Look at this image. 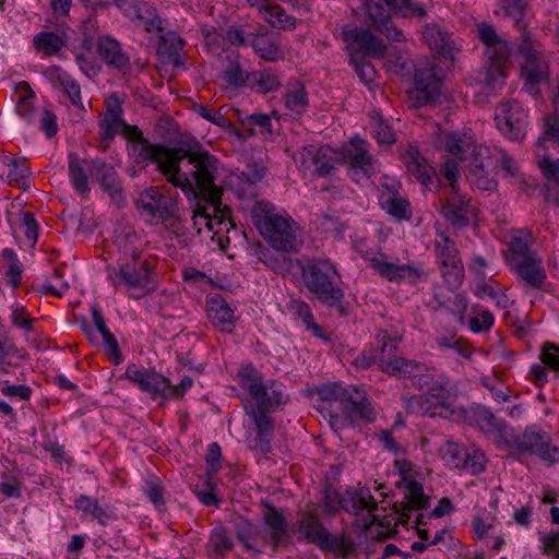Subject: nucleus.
<instances>
[{
	"label": "nucleus",
	"mask_w": 559,
	"mask_h": 559,
	"mask_svg": "<svg viewBox=\"0 0 559 559\" xmlns=\"http://www.w3.org/2000/svg\"><path fill=\"white\" fill-rule=\"evenodd\" d=\"M168 182L180 188L188 198L209 197L217 200L222 189L216 185L218 175V159L204 150L195 141L180 142L176 147V159L174 160Z\"/></svg>",
	"instance_id": "obj_1"
},
{
	"label": "nucleus",
	"mask_w": 559,
	"mask_h": 559,
	"mask_svg": "<svg viewBox=\"0 0 559 559\" xmlns=\"http://www.w3.org/2000/svg\"><path fill=\"white\" fill-rule=\"evenodd\" d=\"M319 411L328 416L334 431L346 426L371 423L376 413L364 391L340 383L323 384L318 389Z\"/></svg>",
	"instance_id": "obj_2"
},
{
	"label": "nucleus",
	"mask_w": 559,
	"mask_h": 559,
	"mask_svg": "<svg viewBox=\"0 0 559 559\" xmlns=\"http://www.w3.org/2000/svg\"><path fill=\"white\" fill-rule=\"evenodd\" d=\"M123 98L112 94L107 98V141L121 135L130 142H135L133 150L136 162H153L158 170L168 179L176 159V147L154 145L143 138L142 131L133 124L127 123L122 118Z\"/></svg>",
	"instance_id": "obj_3"
},
{
	"label": "nucleus",
	"mask_w": 559,
	"mask_h": 559,
	"mask_svg": "<svg viewBox=\"0 0 559 559\" xmlns=\"http://www.w3.org/2000/svg\"><path fill=\"white\" fill-rule=\"evenodd\" d=\"M254 226L262 237L275 249L296 252L301 246L298 225L285 212L266 201H257L251 210Z\"/></svg>",
	"instance_id": "obj_4"
},
{
	"label": "nucleus",
	"mask_w": 559,
	"mask_h": 559,
	"mask_svg": "<svg viewBox=\"0 0 559 559\" xmlns=\"http://www.w3.org/2000/svg\"><path fill=\"white\" fill-rule=\"evenodd\" d=\"M366 25L388 39L397 43L406 41V37L393 22L384 4L402 17H425V8L414 0H362Z\"/></svg>",
	"instance_id": "obj_5"
},
{
	"label": "nucleus",
	"mask_w": 559,
	"mask_h": 559,
	"mask_svg": "<svg viewBox=\"0 0 559 559\" xmlns=\"http://www.w3.org/2000/svg\"><path fill=\"white\" fill-rule=\"evenodd\" d=\"M135 235L128 231L124 237L117 236L114 243L122 251L124 258L121 259L119 273L112 283L123 285L130 296L139 299L155 290L156 285L151 278L147 262L139 260V253L133 245Z\"/></svg>",
	"instance_id": "obj_6"
},
{
	"label": "nucleus",
	"mask_w": 559,
	"mask_h": 559,
	"mask_svg": "<svg viewBox=\"0 0 559 559\" xmlns=\"http://www.w3.org/2000/svg\"><path fill=\"white\" fill-rule=\"evenodd\" d=\"M407 412L426 417H440L452 421L465 418V409L457 404L449 381L433 383L426 393L404 400Z\"/></svg>",
	"instance_id": "obj_7"
},
{
	"label": "nucleus",
	"mask_w": 559,
	"mask_h": 559,
	"mask_svg": "<svg viewBox=\"0 0 559 559\" xmlns=\"http://www.w3.org/2000/svg\"><path fill=\"white\" fill-rule=\"evenodd\" d=\"M286 396L282 391L281 385L271 383L266 385V394L257 402L258 409H252L249 414L252 417L255 428L257 437L251 441L250 449L255 452H270L271 438L273 431V420L265 412L274 409L281 404L285 403Z\"/></svg>",
	"instance_id": "obj_8"
},
{
	"label": "nucleus",
	"mask_w": 559,
	"mask_h": 559,
	"mask_svg": "<svg viewBox=\"0 0 559 559\" xmlns=\"http://www.w3.org/2000/svg\"><path fill=\"white\" fill-rule=\"evenodd\" d=\"M336 269L329 261H318L301 267V278L310 293L330 307L343 299V290L333 282Z\"/></svg>",
	"instance_id": "obj_9"
},
{
	"label": "nucleus",
	"mask_w": 559,
	"mask_h": 559,
	"mask_svg": "<svg viewBox=\"0 0 559 559\" xmlns=\"http://www.w3.org/2000/svg\"><path fill=\"white\" fill-rule=\"evenodd\" d=\"M298 534L309 543L316 544L323 550L347 555L353 551L354 545L342 536L331 535L322 526L317 516L314 507H308L298 521Z\"/></svg>",
	"instance_id": "obj_10"
},
{
	"label": "nucleus",
	"mask_w": 559,
	"mask_h": 559,
	"mask_svg": "<svg viewBox=\"0 0 559 559\" xmlns=\"http://www.w3.org/2000/svg\"><path fill=\"white\" fill-rule=\"evenodd\" d=\"M401 336H381L382 345L378 355V367L382 372L395 377H415L425 371V365L397 355Z\"/></svg>",
	"instance_id": "obj_11"
},
{
	"label": "nucleus",
	"mask_w": 559,
	"mask_h": 559,
	"mask_svg": "<svg viewBox=\"0 0 559 559\" xmlns=\"http://www.w3.org/2000/svg\"><path fill=\"white\" fill-rule=\"evenodd\" d=\"M69 178L80 194L90 191V182H97L105 190V162L100 158H81L78 153L68 155Z\"/></svg>",
	"instance_id": "obj_12"
},
{
	"label": "nucleus",
	"mask_w": 559,
	"mask_h": 559,
	"mask_svg": "<svg viewBox=\"0 0 559 559\" xmlns=\"http://www.w3.org/2000/svg\"><path fill=\"white\" fill-rule=\"evenodd\" d=\"M433 248L437 263L448 286L452 289L460 287L464 277V265L455 242L444 233H438Z\"/></svg>",
	"instance_id": "obj_13"
},
{
	"label": "nucleus",
	"mask_w": 559,
	"mask_h": 559,
	"mask_svg": "<svg viewBox=\"0 0 559 559\" xmlns=\"http://www.w3.org/2000/svg\"><path fill=\"white\" fill-rule=\"evenodd\" d=\"M512 267L530 287L538 288L546 278L542 259L521 239L511 242Z\"/></svg>",
	"instance_id": "obj_14"
},
{
	"label": "nucleus",
	"mask_w": 559,
	"mask_h": 559,
	"mask_svg": "<svg viewBox=\"0 0 559 559\" xmlns=\"http://www.w3.org/2000/svg\"><path fill=\"white\" fill-rule=\"evenodd\" d=\"M364 258L379 276L389 282L401 283L408 281L411 284H416L426 277V273L420 267L414 264L390 261L388 257L381 252H366Z\"/></svg>",
	"instance_id": "obj_15"
},
{
	"label": "nucleus",
	"mask_w": 559,
	"mask_h": 559,
	"mask_svg": "<svg viewBox=\"0 0 559 559\" xmlns=\"http://www.w3.org/2000/svg\"><path fill=\"white\" fill-rule=\"evenodd\" d=\"M489 154V147L479 145L473 150V159L462 166L469 182L484 191H493L497 188L492 177L493 163Z\"/></svg>",
	"instance_id": "obj_16"
},
{
	"label": "nucleus",
	"mask_w": 559,
	"mask_h": 559,
	"mask_svg": "<svg viewBox=\"0 0 559 559\" xmlns=\"http://www.w3.org/2000/svg\"><path fill=\"white\" fill-rule=\"evenodd\" d=\"M495 120L499 131L511 140H521L526 133L527 114L518 102L500 104Z\"/></svg>",
	"instance_id": "obj_17"
},
{
	"label": "nucleus",
	"mask_w": 559,
	"mask_h": 559,
	"mask_svg": "<svg viewBox=\"0 0 559 559\" xmlns=\"http://www.w3.org/2000/svg\"><path fill=\"white\" fill-rule=\"evenodd\" d=\"M139 211L151 223L167 221L177 211V203L173 198L163 195L155 187L145 189L136 201Z\"/></svg>",
	"instance_id": "obj_18"
},
{
	"label": "nucleus",
	"mask_w": 559,
	"mask_h": 559,
	"mask_svg": "<svg viewBox=\"0 0 559 559\" xmlns=\"http://www.w3.org/2000/svg\"><path fill=\"white\" fill-rule=\"evenodd\" d=\"M394 466L399 472L400 481L405 490V498L413 509H424L428 506V496L424 493L421 474L406 459H397Z\"/></svg>",
	"instance_id": "obj_19"
},
{
	"label": "nucleus",
	"mask_w": 559,
	"mask_h": 559,
	"mask_svg": "<svg viewBox=\"0 0 559 559\" xmlns=\"http://www.w3.org/2000/svg\"><path fill=\"white\" fill-rule=\"evenodd\" d=\"M442 215L453 227L462 228L476 217L477 210L471 198L460 193L459 187L452 185V192H450L442 206Z\"/></svg>",
	"instance_id": "obj_20"
},
{
	"label": "nucleus",
	"mask_w": 559,
	"mask_h": 559,
	"mask_svg": "<svg viewBox=\"0 0 559 559\" xmlns=\"http://www.w3.org/2000/svg\"><path fill=\"white\" fill-rule=\"evenodd\" d=\"M508 449H516L531 454H549L558 451L552 443L550 433L535 425L528 426L519 437L512 435Z\"/></svg>",
	"instance_id": "obj_21"
},
{
	"label": "nucleus",
	"mask_w": 559,
	"mask_h": 559,
	"mask_svg": "<svg viewBox=\"0 0 559 559\" xmlns=\"http://www.w3.org/2000/svg\"><path fill=\"white\" fill-rule=\"evenodd\" d=\"M123 376L138 384L143 392H146L153 399L156 396L168 399L171 395V391H169L170 381L155 371L138 368L135 365H129Z\"/></svg>",
	"instance_id": "obj_22"
},
{
	"label": "nucleus",
	"mask_w": 559,
	"mask_h": 559,
	"mask_svg": "<svg viewBox=\"0 0 559 559\" xmlns=\"http://www.w3.org/2000/svg\"><path fill=\"white\" fill-rule=\"evenodd\" d=\"M343 37L348 43L350 52L356 55L362 52V57L382 58L386 52L384 41L368 29L359 27L344 29Z\"/></svg>",
	"instance_id": "obj_23"
},
{
	"label": "nucleus",
	"mask_w": 559,
	"mask_h": 559,
	"mask_svg": "<svg viewBox=\"0 0 559 559\" xmlns=\"http://www.w3.org/2000/svg\"><path fill=\"white\" fill-rule=\"evenodd\" d=\"M520 51L523 57L522 76L525 80L526 90L530 94L537 95V85L547 79L548 64L526 44L520 47Z\"/></svg>",
	"instance_id": "obj_24"
},
{
	"label": "nucleus",
	"mask_w": 559,
	"mask_h": 559,
	"mask_svg": "<svg viewBox=\"0 0 559 559\" xmlns=\"http://www.w3.org/2000/svg\"><path fill=\"white\" fill-rule=\"evenodd\" d=\"M437 145L466 164L473 159V150L479 145L475 139L462 132H440L437 135Z\"/></svg>",
	"instance_id": "obj_25"
},
{
	"label": "nucleus",
	"mask_w": 559,
	"mask_h": 559,
	"mask_svg": "<svg viewBox=\"0 0 559 559\" xmlns=\"http://www.w3.org/2000/svg\"><path fill=\"white\" fill-rule=\"evenodd\" d=\"M338 153L343 155L342 163L350 162L369 177L378 170L377 160L370 155L367 142L359 138H352Z\"/></svg>",
	"instance_id": "obj_26"
},
{
	"label": "nucleus",
	"mask_w": 559,
	"mask_h": 559,
	"mask_svg": "<svg viewBox=\"0 0 559 559\" xmlns=\"http://www.w3.org/2000/svg\"><path fill=\"white\" fill-rule=\"evenodd\" d=\"M357 500L354 497H350L353 500V504L349 506L347 499L345 497H342L341 493L333 489L328 488L324 493V500H323V509L325 512L331 513L340 508H343L345 510H367L368 512H371L376 508V503L372 500V497L370 496L369 491L366 489H361L358 493H356Z\"/></svg>",
	"instance_id": "obj_27"
},
{
	"label": "nucleus",
	"mask_w": 559,
	"mask_h": 559,
	"mask_svg": "<svg viewBox=\"0 0 559 559\" xmlns=\"http://www.w3.org/2000/svg\"><path fill=\"white\" fill-rule=\"evenodd\" d=\"M221 195L217 200H212L209 197H202V201L197 203L195 206V222L203 221L204 227L209 230H214L218 234L223 230L222 226L228 230L227 213L221 210Z\"/></svg>",
	"instance_id": "obj_28"
},
{
	"label": "nucleus",
	"mask_w": 559,
	"mask_h": 559,
	"mask_svg": "<svg viewBox=\"0 0 559 559\" xmlns=\"http://www.w3.org/2000/svg\"><path fill=\"white\" fill-rule=\"evenodd\" d=\"M477 423L480 429L493 439L499 450H508L513 433L506 421L497 418L489 409L484 408L478 413Z\"/></svg>",
	"instance_id": "obj_29"
},
{
	"label": "nucleus",
	"mask_w": 559,
	"mask_h": 559,
	"mask_svg": "<svg viewBox=\"0 0 559 559\" xmlns=\"http://www.w3.org/2000/svg\"><path fill=\"white\" fill-rule=\"evenodd\" d=\"M401 155L408 173L415 176L423 186L433 185L436 171L417 147L408 145L403 148Z\"/></svg>",
	"instance_id": "obj_30"
},
{
	"label": "nucleus",
	"mask_w": 559,
	"mask_h": 559,
	"mask_svg": "<svg viewBox=\"0 0 559 559\" xmlns=\"http://www.w3.org/2000/svg\"><path fill=\"white\" fill-rule=\"evenodd\" d=\"M439 91V80L430 63L415 70V97L419 106L428 104Z\"/></svg>",
	"instance_id": "obj_31"
},
{
	"label": "nucleus",
	"mask_w": 559,
	"mask_h": 559,
	"mask_svg": "<svg viewBox=\"0 0 559 559\" xmlns=\"http://www.w3.org/2000/svg\"><path fill=\"white\" fill-rule=\"evenodd\" d=\"M45 76L55 88L68 96L74 106L82 104L80 84L61 67L50 66L46 69Z\"/></svg>",
	"instance_id": "obj_32"
},
{
	"label": "nucleus",
	"mask_w": 559,
	"mask_h": 559,
	"mask_svg": "<svg viewBox=\"0 0 559 559\" xmlns=\"http://www.w3.org/2000/svg\"><path fill=\"white\" fill-rule=\"evenodd\" d=\"M28 358L24 348L16 345L8 332L0 329V372L10 373L13 368L21 366V362Z\"/></svg>",
	"instance_id": "obj_33"
},
{
	"label": "nucleus",
	"mask_w": 559,
	"mask_h": 559,
	"mask_svg": "<svg viewBox=\"0 0 559 559\" xmlns=\"http://www.w3.org/2000/svg\"><path fill=\"white\" fill-rule=\"evenodd\" d=\"M250 45L255 53L263 60L276 62L284 59V50L282 48L281 39L275 34L258 33L252 34Z\"/></svg>",
	"instance_id": "obj_34"
},
{
	"label": "nucleus",
	"mask_w": 559,
	"mask_h": 559,
	"mask_svg": "<svg viewBox=\"0 0 559 559\" xmlns=\"http://www.w3.org/2000/svg\"><path fill=\"white\" fill-rule=\"evenodd\" d=\"M207 316L214 326L222 332L230 333L235 328L233 309L224 298L216 296L207 300Z\"/></svg>",
	"instance_id": "obj_35"
},
{
	"label": "nucleus",
	"mask_w": 559,
	"mask_h": 559,
	"mask_svg": "<svg viewBox=\"0 0 559 559\" xmlns=\"http://www.w3.org/2000/svg\"><path fill=\"white\" fill-rule=\"evenodd\" d=\"M478 37L486 46V55L491 60H506L509 56L508 43L487 23L477 26Z\"/></svg>",
	"instance_id": "obj_36"
},
{
	"label": "nucleus",
	"mask_w": 559,
	"mask_h": 559,
	"mask_svg": "<svg viewBox=\"0 0 559 559\" xmlns=\"http://www.w3.org/2000/svg\"><path fill=\"white\" fill-rule=\"evenodd\" d=\"M92 318L95 328L92 326L85 318L80 320L81 328L93 345L97 346L99 349H105V319L102 308L97 304H93L92 306Z\"/></svg>",
	"instance_id": "obj_37"
},
{
	"label": "nucleus",
	"mask_w": 559,
	"mask_h": 559,
	"mask_svg": "<svg viewBox=\"0 0 559 559\" xmlns=\"http://www.w3.org/2000/svg\"><path fill=\"white\" fill-rule=\"evenodd\" d=\"M236 536L249 551L260 552L262 545L266 544V536L248 521L237 524Z\"/></svg>",
	"instance_id": "obj_38"
},
{
	"label": "nucleus",
	"mask_w": 559,
	"mask_h": 559,
	"mask_svg": "<svg viewBox=\"0 0 559 559\" xmlns=\"http://www.w3.org/2000/svg\"><path fill=\"white\" fill-rule=\"evenodd\" d=\"M238 378L241 388L250 393L255 403L266 394V385L261 373L254 367L246 366L241 368Z\"/></svg>",
	"instance_id": "obj_39"
},
{
	"label": "nucleus",
	"mask_w": 559,
	"mask_h": 559,
	"mask_svg": "<svg viewBox=\"0 0 559 559\" xmlns=\"http://www.w3.org/2000/svg\"><path fill=\"white\" fill-rule=\"evenodd\" d=\"M379 204L396 221H409L412 217L411 204L401 193L395 195L380 194Z\"/></svg>",
	"instance_id": "obj_40"
},
{
	"label": "nucleus",
	"mask_w": 559,
	"mask_h": 559,
	"mask_svg": "<svg viewBox=\"0 0 559 559\" xmlns=\"http://www.w3.org/2000/svg\"><path fill=\"white\" fill-rule=\"evenodd\" d=\"M264 523L266 532V543H271L273 548H276L277 543L286 536V522L281 513L274 508L267 507L264 512Z\"/></svg>",
	"instance_id": "obj_41"
},
{
	"label": "nucleus",
	"mask_w": 559,
	"mask_h": 559,
	"mask_svg": "<svg viewBox=\"0 0 559 559\" xmlns=\"http://www.w3.org/2000/svg\"><path fill=\"white\" fill-rule=\"evenodd\" d=\"M34 47L45 56L57 55L66 45V35L57 32H39L33 38Z\"/></svg>",
	"instance_id": "obj_42"
},
{
	"label": "nucleus",
	"mask_w": 559,
	"mask_h": 559,
	"mask_svg": "<svg viewBox=\"0 0 559 559\" xmlns=\"http://www.w3.org/2000/svg\"><path fill=\"white\" fill-rule=\"evenodd\" d=\"M493 61L495 62L490 67L479 73L478 81L483 84L484 92L496 94L504 84L506 74L502 69V62L504 60Z\"/></svg>",
	"instance_id": "obj_43"
},
{
	"label": "nucleus",
	"mask_w": 559,
	"mask_h": 559,
	"mask_svg": "<svg viewBox=\"0 0 559 559\" xmlns=\"http://www.w3.org/2000/svg\"><path fill=\"white\" fill-rule=\"evenodd\" d=\"M227 64L222 71V78L233 86H247L249 74L239 63V56L235 52L226 51Z\"/></svg>",
	"instance_id": "obj_44"
},
{
	"label": "nucleus",
	"mask_w": 559,
	"mask_h": 559,
	"mask_svg": "<svg viewBox=\"0 0 559 559\" xmlns=\"http://www.w3.org/2000/svg\"><path fill=\"white\" fill-rule=\"evenodd\" d=\"M129 17L134 20L138 25L143 27L146 32L162 29V20L157 15L155 8L145 2H139L133 14Z\"/></svg>",
	"instance_id": "obj_45"
},
{
	"label": "nucleus",
	"mask_w": 559,
	"mask_h": 559,
	"mask_svg": "<svg viewBox=\"0 0 559 559\" xmlns=\"http://www.w3.org/2000/svg\"><path fill=\"white\" fill-rule=\"evenodd\" d=\"M423 38L436 52H445L450 50V37L438 24L430 23L423 28Z\"/></svg>",
	"instance_id": "obj_46"
},
{
	"label": "nucleus",
	"mask_w": 559,
	"mask_h": 559,
	"mask_svg": "<svg viewBox=\"0 0 559 559\" xmlns=\"http://www.w3.org/2000/svg\"><path fill=\"white\" fill-rule=\"evenodd\" d=\"M107 66L114 67L122 75H127L131 71L129 56L117 40L109 37H107Z\"/></svg>",
	"instance_id": "obj_47"
},
{
	"label": "nucleus",
	"mask_w": 559,
	"mask_h": 559,
	"mask_svg": "<svg viewBox=\"0 0 559 559\" xmlns=\"http://www.w3.org/2000/svg\"><path fill=\"white\" fill-rule=\"evenodd\" d=\"M2 164L9 168L8 182L13 186H24L31 175L25 158H13L5 156Z\"/></svg>",
	"instance_id": "obj_48"
},
{
	"label": "nucleus",
	"mask_w": 559,
	"mask_h": 559,
	"mask_svg": "<svg viewBox=\"0 0 559 559\" xmlns=\"http://www.w3.org/2000/svg\"><path fill=\"white\" fill-rule=\"evenodd\" d=\"M260 15L272 26L281 29L295 28L296 21L293 16L288 15L281 7L269 4L266 8H261Z\"/></svg>",
	"instance_id": "obj_49"
},
{
	"label": "nucleus",
	"mask_w": 559,
	"mask_h": 559,
	"mask_svg": "<svg viewBox=\"0 0 559 559\" xmlns=\"http://www.w3.org/2000/svg\"><path fill=\"white\" fill-rule=\"evenodd\" d=\"M545 144V139H538L536 142L535 157L537 159V164L547 179L554 180L557 185H559V160L550 162L548 155L546 154Z\"/></svg>",
	"instance_id": "obj_50"
},
{
	"label": "nucleus",
	"mask_w": 559,
	"mask_h": 559,
	"mask_svg": "<svg viewBox=\"0 0 559 559\" xmlns=\"http://www.w3.org/2000/svg\"><path fill=\"white\" fill-rule=\"evenodd\" d=\"M247 86L257 93H269L280 86V81L275 74L270 71H253L249 74Z\"/></svg>",
	"instance_id": "obj_51"
},
{
	"label": "nucleus",
	"mask_w": 559,
	"mask_h": 559,
	"mask_svg": "<svg viewBox=\"0 0 559 559\" xmlns=\"http://www.w3.org/2000/svg\"><path fill=\"white\" fill-rule=\"evenodd\" d=\"M343 155L338 153V150H334L329 145L321 146V153L319 154L317 175L323 177L334 169L336 164H341Z\"/></svg>",
	"instance_id": "obj_52"
},
{
	"label": "nucleus",
	"mask_w": 559,
	"mask_h": 559,
	"mask_svg": "<svg viewBox=\"0 0 559 559\" xmlns=\"http://www.w3.org/2000/svg\"><path fill=\"white\" fill-rule=\"evenodd\" d=\"M284 99L287 109L298 115L305 112L309 105L305 87L299 84L289 88Z\"/></svg>",
	"instance_id": "obj_53"
},
{
	"label": "nucleus",
	"mask_w": 559,
	"mask_h": 559,
	"mask_svg": "<svg viewBox=\"0 0 559 559\" xmlns=\"http://www.w3.org/2000/svg\"><path fill=\"white\" fill-rule=\"evenodd\" d=\"M321 146L307 145L295 153L294 160L302 170L307 171L313 168L317 174V160H319Z\"/></svg>",
	"instance_id": "obj_54"
},
{
	"label": "nucleus",
	"mask_w": 559,
	"mask_h": 559,
	"mask_svg": "<svg viewBox=\"0 0 559 559\" xmlns=\"http://www.w3.org/2000/svg\"><path fill=\"white\" fill-rule=\"evenodd\" d=\"M233 547L231 539L227 536L225 528L216 527L213 530L210 543L209 550L215 555L221 556L224 552L230 550Z\"/></svg>",
	"instance_id": "obj_55"
},
{
	"label": "nucleus",
	"mask_w": 559,
	"mask_h": 559,
	"mask_svg": "<svg viewBox=\"0 0 559 559\" xmlns=\"http://www.w3.org/2000/svg\"><path fill=\"white\" fill-rule=\"evenodd\" d=\"M350 63L354 66V69L362 83L370 84L373 82L376 78V70L371 62L355 52H350Z\"/></svg>",
	"instance_id": "obj_56"
},
{
	"label": "nucleus",
	"mask_w": 559,
	"mask_h": 559,
	"mask_svg": "<svg viewBox=\"0 0 559 559\" xmlns=\"http://www.w3.org/2000/svg\"><path fill=\"white\" fill-rule=\"evenodd\" d=\"M83 47L88 51V55H78L76 62L83 73H85L88 78H93L100 72L102 66L100 63L92 62L90 60V55L93 47L92 37L84 38Z\"/></svg>",
	"instance_id": "obj_57"
},
{
	"label": "nucleus",
	"mask_w": 559,
	"mask_h": 559,
	"mask_svg": "<svg viewBox=\"0 0 559 559\" xmlns=\"http://www.w3.org/2000/svg\"><path fill=\"white\" fill-rule=\"evenodd\" d=\"M143 489L148 501L157 509H162L164 506V488L159 479L154 476L148 477Z\"/></svg>",
	"instance_id": "obj_58"
},
{
	"label": "nucleus",
	"mask_w": 559,
	"mask_h": 559,
	"mask_svg": "<svg viewBox=\"0 0 559 559\" xmlns=\"http://www.w3.org/2000/svg\"><path fill=\"white\" fill-rule=\"evenodd\" d=\"M372 132L379 143L392 144L395 142V133L392 128L380 117H372Z\"/></svg>",
	"instance_id": "obj_59"
},
{
	"label": "nucleus",
	"mask_w": 559,
	"mask_h": 559,
	"mask_svg": "<svg viewBox=\"0 0 559 559\" xmlns=\"http://www.w3.org/2000/svg\"><path fill=\"white\" fill-rule=\"evenodd\" d=\"M263 171L260 169H250L248 173L237 175L231 183L238 186L239 189L245 193L250 190L257 182L263 178Z\"/></svg>",
	"instance_id": "obj_60"
},
{
	"label": "nucleus",
	"mask_w": 559,
	"mask_h": 559,
	"mask_svg": "<svg viewBox=\"0 0 559 559\" xmlns=\"http://www.w3.org/2000/svg\"><path fill=\"white\" fill-rule=\"evenodd\" d=\"M168 43H170L173 50H169L167 52V55H168L167 62L173 64L175 68H178V67L182 66V61H181L180 53H179V50L182 49V40L177 37H173L170 39H167V38L163 39L160 47H159V50L163 53L166 52Z\"/></svg>",
	"instance_id": "obj_61"
},
{
	"label": "nucleus",
	"mask_w": 559,
	"mask_h": 559,
	"mask_svg": "<svg viewBox=\"0 0 559 559\" xmlns=\"http://www.w3.org/2000/svg\"><path fill=\"white\" fill-rule=\"evenodd\" d=\"M476 295L479 297L487 296L491 298L496 302V305L501 309H506L510 306V300L504 293L487 284L478 286L476 289Z\"/></svg>",
	"instance_id": "obj_62"
},
{
	"label": "nucleus",
	"mask_w": 559,
	"mask_h": 559,
	"mask_svg": "<svg viewBox=\"0 0 559 559\" xmlns=\"http://www.w3.org/2000/svg\"><path fill=\"white\" fill-rule=\"evenodd\" d=\"M452 461H463L462 471L472 475L481 473L486 467V456H451Z\"/></svg>",
	"instance_id": "obj_63"
},
{
	"label": "nucleus",
	"mask_w": 559,
	"mask_h": 559,
	"mask_svg": "<svg viewBox=\"0 0 559 559\" xmlns=\"http://www.w3.org/2000/svg\"><path fill=\"white\" fill-rule=\"evenodd\" d=\"M21 225L24 228L25 237L35 246L38 240L39 229L35 215L32 212H23L21 214Z\"/></svg>",
	"instance_id": "obj_64"
}]
</instances>
